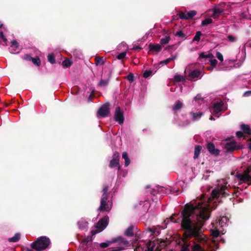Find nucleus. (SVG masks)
Masks as SVG:
<instances>
[{
	"label": "nucleus",
	"instance_id": "37",
	"mask_svg": "<svg viewBox=\"0 0 251 251\" xmlns=\"http://www.w3.org/2000/svg\"><path fill=\"white\" fill-rule=\"evenodd\" d=\"M177 15L178 17L182 20H187L186 14L184 12L180 11L178 14Z\"/></svg>",
	"mask_w": 251,
	"mask_h": 251
},
{
	"label": "nucleus",
	"instance_id": "33",
	"mask_svg": "<svg viewBox=\"0 0 251 251\" xmlns=\"http://www.w3.org/2000/svg\"><path fill=\"white\" fill-rule=\"evenodd\" d=\"M213 22V20L211 18H206L201 22V25L202 26H206L212 23Z\"/></svg>",
	"mask_w": 251,
	"mask_h": 251
},
{
	"label": "nucleus",
	"instance_id": "20",
	"mask_svg": "<svg viewBox=\"0 0 251 251\" xmlns=\"http://www.w3.org/2000/svg\"><path fill=\"white\" fill-rule=\"evenodd\" d=\"M190 115L192 116V120L193 121H196L201 118V117L203 115V113L201 112H199L198 113H194L193 112H191L190 113Z\"/></svg>",
	"mask_w": 251,
	"mask_h": 251
},
{
	"label": "nucleus",
	"instance_id": "54",
	"mask_svg": "<svg viewBox=\"0 0 251 251\" xmlns=\"http://www.w3.org/2000/svg\"><path fill=\"white\" fill-rule=\"evenodd\" d=\"M148 192L151 194L153 196H155L157 194V191L156 190L153 189H151L148 191Z\"/></svg>",
	"mask_w": 251,
	"mask_h": 251
},
{
	"label": "nucleus",
	"instance_id": "18",
	"mask_svg": "<svg viewBox=\"0 0 251 251\" xmlns=\"http://www.w3.org/2000/svg\"><path fill=\"white\" fill-rule=\"evenodd\" d=\"M155 246V243L154 242L149 240L146 244L147 249L145 251H153Z\"/></svg>",
	"mask_w": 251,
	"mask_h": 251
},
{
	"label": "nucleus",
	"instance_id": "26",
	"mask_svg": "<svg viewBox=\"0 0 251 251\" xmlns=\"http://www.w3.org/2000/svg\"><path fill=\"white\" fill-rule=\"evenodd\" d=\"M119 245L120 246L124 245L126 247H127L129 245V242L126 239L121 237H120Z\"/></svg>",
	"mask_w": 251,
	"mask_h": 251
},
{
	"label": "nucleus",
	"instance_id": "46",
	"mask_svg": "<svg viewBox=\"0 0 251 251\" xmlns=\"http://www.w3.org/2000/svg\"><path fill=\"white\" fill-rule=\"evenodd\" d=\"M227 38L230 42L233 43L236 41L235 37L231 35H228Z\"/></svg>",
	"mask_w": 251,
	"mask_h": 251
},
{
	"label": "nucleus",
	"instance_id": "4",
	"mask_svg": "<svg viewBox=\"0 0 251 251\" xmlns=\"http://www.w3.org/2000/svg\"><path fill=\"white\" fill-rule=\"evenodd\" d=\"M109 167L110 168L117 167L118 170H121L120 165V154L118 152L115 151L112 155V158L110 161Z\"/></svg>",
	"mask_w": 251,
	"mask_h": 251
},
{
	"label": "nucleus",
	"instance_id": "22",
	"mask_svg": "<svg viewBox=\"0 0 251 251\" xmlns=\"http://www.w3.org/2000/svg\"><path fill=\"white\" fill-rule=\"evenodd\" d=\"M122 157L125 160V166H128L130 163V160L128 156V154L126 152H124L122 153Z\"/></svg>",
	"mask_w": 251,
	"mask_h": 251
},
{
	"label": "nucleus",
	"instance_id": "13",
	"mask_svg": "<svg viewBox=\"0 0 251 251\" xmlns=\"http://www.w3.org/2000/svg\"><path fill=\"white\" fill-rule=\"evenodd\" d=\"M149 49L150 50V51L155 52H159L160 51L162 47L160 45L158 44H156L155 45H153L151 43L149 45Z\"/></svg>",
	"mask_w": 251,
	"mask_h": 251
},
{
	"label": "nucleus",
	"instance_id": "14",
	"mask_svg": "<svg viewBox=\"0 0 251 251\" xmlns=\"http://www.w3.org/2000/svg\"><path fill=\"white\" fill-rule=\"evenodd\" d=\"M213 14L212 16V17L214 19H217L218 18L219 16L224 12V9L219 8V7H214L213 9Z\"/></svg>",
	"mask_w": 251,
	"mask_h": 251
},
{
	"label": "nucleus",
	"instance_id": "45",
	"mask_svg": "<svg viewBox=\"0 0 251 251\" xmlns=\"http://www.w3.org/2000/svg\"><path fill=\"white\" fill-rule=\"evenodd\" d=\"M210 64H211V66L212 69L216 67V66L217 64V62H218L217 60L215 59L210 60Z\"/></svg>",
	"mask_w": 251,
	"mask_h": 251
},
{
	"label": "nucleus",
	"instance_id": "7",
	"mask_svg": "<svg viewBox=\"0 0 251 251\" xmlns=\"http://www.w3.org/2000/svg\"><path fill=\"white\" fill-rule=\"evenodd\" d=\"M226 151L231 152L235 150L242 149V146L237 144L235 142L227 143L225 146Z\"/></svg>",
	"mask_w": 251,
	"mask_h": 251
},
{
	"label": "nucleus",
	"instance_id": "24",
	"mask_svg": "<svg viewBox=\"0 0 251 251\" xmlns=\"http://www.w3.org/2000/svg\"><path fill=\"white\" fill-rule=\"evenodd\" d=\"M95 64L97 66L100 65H103L104 64V61L102 57L96 56L95 58Z\"/></svg>",
	"mask_w": 251,
	"mask_h": 251
},
{
	"label": "nucleus",
	"instance_id": "2",
	"mask_svg": "<svg viewBox=\"0 0 251 251\" xmlns=\"http://www.w3.org/2000/svg\"><path fill=\"white\" fill-rule=\"evenodd\" d=\"M227 189L226 186H222L220 189L215 188L213 189L211 192V196L209 198V201H211L213 200L218 198L221 195L222 197H226L228 195L226 192Z\"/></svg>",
	"mask_w": 251,
	"mask_h": 251
},
{
	"label": "nucleus",
	"instance_id": "15",
	"mask_svg": "<svg viewBox=\"0 0 251 251\" xmlns=\"http://www.w3.org/2000/svg\"><path fill=\"white\" fill-rule=\"evenodd\" d=\"M240 128L242 130L244 133L251 135V128L248 125L243 124L240 126Z\"/></svg>",
	"mask_w": 251,
	"mask_h": 251
},
{
	"label": "nucleus",
	"instance_id": "31",
	"mask_svg": "<svg viewBox=\"0 0 251 251\" xmlns=\"http://www.w3.org/2000/svg\"><path fill=\"white\" fill-rule=\"evenodd\" d=\"M32 62L33 63L36 65L37 66H39L41 64V61L38 56H36L35 57H33L32 60Z\"/></svg>",
	"mask_w": 251,
	"mask_h": 251
},
{
	"label": "nucleus",
	"instance_id": "53",
	"mask_svg": "<svg viewBox=\"0 0 251 251\" xmlns=\"http://www.w3.org/2000/svg\"><path fill=\"white\" fill-rule=\"evenodd\" d=\"M109 190V187L107 185H104L103 186V189H102V193H109L108 192V191Z\"/></svg>",
	"mask_w": 251,
	"mask_h": 251
},
{
	"label": "nucleus",
	"instance_id": "57",
	"mask_svg": "<svg viewBox=\"0 0 251 251\" xmlns=\"http://www.w3.org/2000/svg\"><path fill=\"white\" fill-rule=\"evenodd\" d=\"M142 49V48L138 46H135L133 47L132 50L139 51Z\"/></svg>",
	"mask_w": 251,
	"mask_h": 251
},
{
	"label": "nucleus",
	"instance_id": "25",
	"mask_svg": "<svg viewBox=\"0 0 251 251\" xmlns=\"http://www.w3.org/2000/svg\"><path fill=\"white\" fill-rule=\"evenodd\" d=\"M20 239V233H16L14 236L11 238H9L8 239V241L10 242H17Z\"/></svg>",
	"mask_w": 251,
	"mask_h": 251
},
{
	"label": "nucleus",
	"instance_id": "21",
	"mask_svg": "<svg viewBox=\"0 0 251 251\" xmlns=\"http://www.w3.org/2000/svg\"><path fill=\"white\" fill-rule=\"evenodd\" d=\"M202 147L200 145H196L195 147L194 158L195 159L198 158L200 154Z\"/></svg>",
	"mask_w": 251,
	"mask_h": 251
},
{
	"label": "nucleus",
	"instance_id": "10",
	"mask_svg": "<svg viewBox=\"0 0 251 251\" xmlns=\"http://www.w3.org/2000/svg\"><path fill=\"white\" fill-rule=\"evenodd\" d=\"M111 209V205L106 201L100 200V204L98 208L100 211H109Z\"/></svg>",
	"mask_w": 251,
	"mask_h": 251
},
{
	"label": "nucleus",
	"instance_id": "62",
	"mask_svg": "<svg viewBox=\"0 0 251 251\" xmlns=\"http://www.w3.org/2000/svg\"><path fill=\"white\" fill-rule=\"evenodd\" d=\"M26 251H33L32 249H29V248H27L26 249Z\"/></svg>",
	"mask_w": 251,
	"mask_h": 251
},
{
	"label": "nucleus",
	"instance_id": "59",
	"mask_svg": "<svg viewBox=\"0 0 251 251\" xmlns=\"http://www.w3.org/2000/svg\"><path fill=\"white\" fill-rule=\"evenodd\" d=\"M120 241V237H117L116 238H114V239H113L112 240V242H110L111 243H116V242H119V241Z\"/></svg>",
	"mask_w": 251,
	"mask_h": 251
},
{
	"label": "nucleus",
	"instance_id": "30",
	"mask_svg": "<svg viewBox=\"0 0 251 251\" xmlns=\"http://www.w3.org/2000/svg\"><path fill=\"white\" fill-rule=\"evenodd\" d=\"M48 60L51 64H53L55 63V56L53 54H50L48 55Z\"/></svg>",
	"mask_w": 251,
	"mask_h": 251
},
{
	"label": "nucleus",
	"instance_id": "29",
	"mask_svg": "<svg viewBox=\"0 0 251 251\" xmlns=\"http://www.w3.org/2000/svg\"><path fill=\"white\" fill-rule=\"evenodd\" d=\"M72 62L68 58H66L63 62H62V65L65 68H68L72 65Z\"/></svg>",
	"mask_w": 251,
	"mask_h": 251
},
{
	"label": "nucleus",
	"instance_id": "38",
	"mask_svg": "<svg viewBox=\"0 0 251 251\" xmlns=\"http://www.w3.org/2000/svg\"><path fill=\"white\" fill-rule=\"evenodd\" d=\"M108 83L109 80L107 79H101L99 82V85L100 86H105L108 84Z\"/></svg>",
	"mask_w": 251,
	"mask_h": 251
},
{
	"label": "nucleus",
	"instance_id": "63",
	"mask_svg": "<svg viewBox=\"0 0 251 251\" xmlns=\"http://www.w3.org/2000/svg\"><path fill=\"white\" fill-rule=\"evenodd\" d=\"M209 120H214V118L212 116H211L209 118Z\"/></svg>",
	"mask_w": 251,
	"mask_h": 251
},
{
	"label": "nucleus",
	"instance_id": "48",
	"mask_svg": "<svg viewBox=\"0 0 251 251\" xmlns=\"http://www.w3.org/2000/svg\"><path fill=\"white\" fill-rule=\"evenodd\" d=\"M110 243H111L110 242H103V243H101L100 244V247L101 248H105L107 247L108 246H109L110 245Z\"/></svg>",
	"mask_w": 251,
	"mask_h": 251
},
{
	"label": "nucleus",
	"instance_id": "41",
	"mask_svg": "<svg viewBox=\"0 0 251 251\" xmlns=\"http://www.w3.org/2000/svg\"><path fill=\"white\" fill-rule=\"evenodd\" d=\"M175 35L179 37L186 38V35L181 30L177 31Z\"/></svg>",
	"mask_w": 251,
	"mask_h": 251
},
{
	"label": "nucleus",
	"instance_id": "23",
	"mask_svg": "<svg viewBox=\"0 0 251 251\" xmlns=\"http://www.w3.org/2000/svg\"><path fill=\"white\" fill-rule=\"evenodd\" d=\"M176 56H177L176 55H174L172 56L171 57H169L166 59L161 61V62H160L159 64H167L171 61H173L175 59H176Z\"/></svg>",
	"mask_w": 251,
	"mask_h": 251
},
{
	"label": "nucleus",
	"instance_id": "56",
	"mask_svg": "<svg viewBox=\"0 0 251 251\" xmlns=\"http://www.w3.org/2000/svg\"><path fill=\"white\" fill-rule=\"evenodd\" d=\"M33 57H31L28 54H25V59L26 60L31 61Z\"/></svg>",
	"mask_w": 251,
	"mask_h": 251
},
{
	"label": "nucleus",
	"instance_id": "6",
	"mask_svg": "<svg viewBox=\"0 0 251 251\" xmlns=\"http://www.w3.org/2000/svg\"><path fill=\"white\" fill-rule=\"evenodd\" d=\"M114 119L115 121L118 122L120 125L123 124L124 123V113L119 106L116 108L114 113Z\"/></svg>",
	"mask_w": 251,
	"mask_h": 251
},
{
	"label": "nucleus",
	"instance_id": "40",
	"mask_svg": "<svg viewBox=\"0 0 251 251\" xmlns=\"http://www.w3.org/2000/svg\"><path fill=\"white\" fill-rule=\"evenodd\" d=\"M127 79L130 82H132L134 80V76L133 74L130 73L127 76Z\"/></svg>",
	"mask_w": 251,
	"mask_h": 251
},
{
	"label": "nucleus",
	"instance_id": "52",
	"mask_svg": "<svg viewBox=\"0 0 251 251\" xmlns=\"http://www.w3.org/2000/svg\"><path fill=\"white\" fill-rule=\"evenodd\" d=\"M100 231H101V230L96 228V229L92 230L91 232L93 235H94Z\"/></svg>",
	"mask_w": 251,
	"mask_h": 251
},
{
	"label": "nucleus",
	"instance_id": "3",
	"mask_svg": "<svg viewBox=\"0 0 251 251\" xmlns=\"http://www.w3.org/2000/svg\"><path fill=\"white\" fill-rule=\"evenodd\" d=\"M236 177L242 182H250L251 183V167L247 169L243 174L237 173Z\"/></svg>",
	"mask_w": 251,
	"mask_h": 251
},
{
	"label": "nucleus",
	"instance_id": "8",
	"mask_svg": "<svg viewBox=\"0 0 251 251\" xmlns=\"http://www.w3.org/2000/svg\"><path fill=\"white\" fill-rule=\"evenodd\" d=\"M108 217L105 216L104 217L100 219L96 224V228H98L101 231L104 229L108 225Z\"/></svg>",
	"mask_w": 251,
	"mask_h": 251
},
{
	"label": "nucleus",
	"instance_id": "61",
	"mask_svg": "<svg viewBox=\"0 0 251 251\" xmlns=\"http://www.w3.org/2000/svg\"><path fill=\"white\" fill-rule=\"evenodd\" d=\"M140 246L139 245V246H138V247H137V248H136V249L134 250V251H137V250H139V249H140Z\"/></svg>",
	"mask_w": 251,
	"mask_h": 251
},
{
	"label": "nucleus",
	"instance_id": "28",
	"mask_svg": "<svg viewBox=\"0 0 251 251\" xmlns=\"http://www.w3.org/2000/svg\"><path fill=\"white\" fill-rule=\"evenodd\" d=\"M197 14L195 10H191L186 14L187 20L192 19Z\"/></svg>",
	"mask_w": 251,
	"mask_h": 251
},
{
	"label": "nucleus",
	"instance_id": "27",
	"mask_svg": "<svg viewBox=\"0 0 251 251\" xmlns=\"http://www.w3.org/2000/svg\"><path fill=\"white\" fill-rule=\"evenodd\" d=\"M183 103L180 101L178 100L176 104L173 106V109L175 111H176L180 109L182 107Z\"/></svg>",
	"mask_w": 251,
	"mask_h": 251
},
{
	"label": "nucleus",
	"instance_id": "11",
	"mask_svg": "<svg viewBox=\"0 0 251 251\" xmlns=\"http://www.w3.org/2000/svg\"><path fill=\"white\" fill-rule=\"evenodd\" d=\"M201 72L198 69L194 70L192 71H191L188 75V77L190 78V79L193 80L195 78H201Z\"/></svg>",
	"mask_w": 251,
	"mask_h": 251
},
{
	"label": "nucleus",
	"instance_id": "35",
	"mask_svg": "<svg viewBox=\"0 0 251 251\" xmlns=\"http://www.w3.org/2000/svg\"><path fill=\"white\" fill-rule=\"evenodd\" d=\"M174 79L176 82H180L184 80V78L183 76L177 75L174 76Z\"/></svg>",
	"mask_w": 251,
	"mask_h": 251
},
{
	"label": "nucleus",
	"instance_id": "12",
	"mask_svg": "<svg viewBox=\"0 0 251 251\" xmlns=\"http://www.w3.org/2000/svg\"><path fill=\"white\" fill-rule=\"evenodd\" d=\"M224 103L223 102H217L213 105V113L216 115H218L219 112L222 110V108Z\"/></svg>",
	"mask_w": 251,
	"mask_h": 251
},
{
	"label": "nucleus",
	"instance_id": "49",
	"mask_svg": "<svg viewBox=\"0 0 251 251\" xmlns=\"http://www.w3.org/2000/svg\"><path fill=\"white\" fill-rule=\"evenodd\" d=\"M11 43V47H15L16 48H18L19 47V44L17 42V41L15 40H13V41H12Z\"/></svg>",
	"mask_w": 251,
	"mask_h": 251
},
{
	"label": "nucleus",
	"instance_id": "19",
	"mask_svg": "<svg viewBox=\"0 0 251 251\" xmlns=\"http://www.w3.org/2000/svg\"><path fill=\"white\" fill-rule=\"evenodd\" d=\"M78 227L81 230L85 229L88 226V222L84 220H81L77 222Z\"/></svg>",
	"mask_w": 251,
	"mask_h": 251
},
{
	"label": "nucleus",
	"instance_id": "44",
	"mask_svg": "<svg viewBox=\"0 0 251 251\" xmlns=\"http://www.w3.org/2000/svg\"><path fill=\"white\" fill-rule=\"evenodd\" d=\"M212 235L214 237H218L220 235V231L218 230H213L212 231Z\"/></svg>",
	"mask_w": 251,
	"mask_h": 251
},
{
	"label": "nucleus",
	"instance_id": "32",
	"mask_svg": "<svg viewBox=\"0 0 251 251\" xmlns=\"http://www.w3.org/2000/svg\"><path fill=\"white\" fill-rule=\"evenodd\" d=\"M201 35L202 33L200 31H197L196 33V35H195L193 39V41H200L201 36Z\"/></svg>",
	"mask_w": 251,
	"mask_h": 251
},
{
	"label": "nucleus",
	"instance_id": "51",
	"mask_svg": "<svg viewBox=\"0 0 251 251\" xmlns=\"http://www.w3.org/2000/svg\"><path fill=\"white\" fill-rule=\"evenodd\" d=\"M243 133H244L243 132H242L241 131H238L236 132V135L238 138H241L243 137Z\"/></svg>",
	"mask_w": 251,
	"mask_h": 251
},
{
	"label": "nucleus",
	"instance_id": "17",
	"mask_svg": "<svg viewBox=\"0 0 251 251\" xmlns=\"http://www.w3.org/2000/svg\"><path fill=\"white\" fill-rule=\"evenodd\" d=\"M135 226H129L125 231L124 234L126 236L132 237L134 235L133 229Z\"/></svg>",
	"mask_w": 251,
	"mask_h": 251
},
{
	"label": "nucleus",
	"instance_id": "60",
	"mask_svg": "<svg viewBox=\"0 0 251 251\" xmlns=\"http://www.w3.org/2000/svg\"><path fill=\"white\" fill-rule=\"evenodd\" d=\"M170 222V220H169V219H168V218H166L165 220H164V224L166 225L167 224H169Z\"/></svg>",
	"mask_w": 251,
	"mask_h": 251
},
{
	"label": "nucleus",
	"instance_id": "39",
	"mask_svg": "<svg viewBox=\"0 0 251 251\" xmlns=\"http://www.w3.org/2000/svg\"><path fill=\"white\" fill-rule=\"evenodd\" d=\"M126 51L123 52L119 54L117 56L116 58L119 60H122L126 57Z\"/></svg>",
	"mask_w": 251,
	"mask_h": 251
},
{
	"label": "nucleus",
	"instance_id": "1",
	"mask_svg": "<svg viewBox=\"0 0 251 251\" xmlns=\"http://www.w3.org/2000/svg\"><path fill=\"white\" fill-rule=\"evenodd\" d=\"M51 244L50 238L47 236H41L32 242L30 247L36 251H42L49 248Z\"/></svg>",
	"mask_w": 251,
	"mask_h": 251
},
{
	"label": "nucleus",
	"instance_id": "42",
	"mask_svg": "<svg viewBox=\"0 0 251 251\" xmlns=\"http://www.w3.org/2000/svg\"><path fill=\"white\" fill-rule=\"evenodd\" d=\"M151 74H152L151 71L146 70L143 73V76L145 78H147V77H149Z\"/></svg>",
	"mask_w": 251,
	"mask_h": 251
},
{
	"label": "nucleus",
	"instance_id": "58",
	"mask_svg": "<svg viewBox=\"0 0 251 251\" xmlns=\"http://www.w3.org/2000/svg\"><path fill=\"white\" fill-rule=\"evenodd\" d=\"M125 248H123V247H119L117 249H114V250H110L109 251H121L122 250H124Z\"/></svg>",
	"mask_w": 251,
	"mask_h": 251
},
{
	"label": "nucleus",
	"instance_id": "16",
	"mask_svg": "<svg viewBox=\"0 0 251 251\" xmlns=\"http://www.w3.org/2000/svg\"><path fill=\"white\" fill-rule=\"evenodd\" d=\"M214 57L213 55L211 53H205L204 52H202L200 53L199 59L201 61H202L203 59L205 58H212Z\"/></svg>",
	"mask_w": 251,
	"mask_h": 251
},
{
	"label": "nucleus",
	"instance_id": "64",
	"mask_svg": "<svg viewBox=\"0 0 251 251\" xmlns=\"http://www.w3.org/2000/svg\"><path fill=\"white\" fill-rule=\"evenodd\" d=\"M249 149L251 151V143L249 144Z\"/></svg>",
	"mask_w": 251,
	"mask_h": 251
},
{
	"label": "nucleus",
	"instance_id": "47",
	"mask_svg": "<svg viewBox=\"0 0 251 251\" xmlns=\"http://www.w3.org/2000/svg\"><path fill=\"white\" fill-rule=\"evenodd\" d=\"M109 193H102L100 200L107 201L109 197Z\"/></svg>",
	"mask_w": 251,
	"mask_h": 251
},
{
	"label": "nucleus",
	"instance_id": "5",
	"mask_svg": "<svg viewBox=\"0 0 251 251\" xmlns=\"http://www.w3.org/2000/svg\"><path fill=\"white\" fill-rule=\"evenodd\" d=\"M109 106V103H106L100 106L97 112L98 116L100 117H107L110 112Z\"/></svg>",
	"mask_w": 251,
	"mask_h": 251
},
{
	"label": "nucleus",
	"instance_id": "43",
	"mask_svg": "<svg viewBox=\"0 0 251 251\" xmlns=\"http://www.w3.org/2000/svg\"><path fill=\"white\" fill-rule=\"evenodd\" d=\"M216 57L221 62L223 61L224 58L222 54L219 51H217L216 54Z\"/></svg>",
	"mask_w": 251,
	"mask_h": 251
},
{
	"label": "nucleus",
	"instance_id": "50",
	"mask_svg": "<svg viewBox=\"0 0 251 251\" xmlns=\"http://www.w3.org/2000/svg\"><path fill=\"white\" fill-rule=\"evenodd\" d=\"M0 38L3 40L4 42H6L7 39L4 36L2 31H0Z\"/></svg>",
	"mask_w": 251,
	"mask_h": 251
},
{
	"label": "nucleus",
	"instance_id": "34",
	"mask_svg": "<svg viewBox=\"0 0 251 251\" xmlns=\"http://www.w3.org/2000/svg\"><path fill=\"white\" fill-rule=\"evenodd\" d=\"M194 100L197 101L199 103H201L203 101V98H202L200 94H198L194 97Z\"/></svg>",
	"mask_w": 251,
	"mask_h": 251
},
{
	"label": "nucleus",
	"instance_id": "55",
	"mask_svg": "<svg viewBox=\"0 0 251 251\" xmlns=\"http://www.w3.org/2000/svg\"><path fill=\"white\" fill-rule=\"evenodd\" d=\"M94 97V91H93L91 93V94H90V96H89V98H88V101H91V100H92Z\"/></svg>",
	"mask_w": 251,
	"mask_h": 251
},
{
	"label": "nucleus",
	"instance_id": "36",
	"mask_svg": "<svg viewBox=\"0 0 251 251\" xmlns=\"http://www.w3.org/2000/svg\"><path fill=\"white\" fill-rule=\"evenodd\" d=\"M170 40V37L169 36L165 37L164 38H162L160 40V43L161 44H167L169 43Z\"/></svg>",
	"mask_w": 251,
	"mask_h": 251
},
{
	"label": "nucleus",
	"instance_id": "9",
	"mask_svg": "<svg viewBox=\"0 0 251 251\" xmlns=\"http://www.w3.org/2000/svg\"><path fill=\"white\" fill-rule=\"evenodd\" d=\"M206 148L208 151L212 155L217 156L219 154L220 150L216 149L213 143L209 142L206 144Z\"/></svg>",
	"mask_w": 251,
	"mask_h": 251
}]
</instances>
